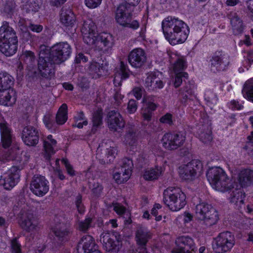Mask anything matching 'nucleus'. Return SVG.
Wrapping results in <instances>:
<instances>
[{
    "label": "nucleus",
    "mask_w": 253,
    "mask_h": 253,
    "mask_svg": "<svg viewBox=\"0 0 253 253\" xmlns=\"http://www.w3.org/2000/svg\"><path fill=\"white\" fill-rule=\"evenodd\" d=\"M138 130L133 125L128 124L125 135V141L130 146H133L137 140Z\"/></svg>",
    "instance_id": "29"
},
{
    "label": "nucleus",
    "mask_w": 253,
    "mask_h": 253,
    "mask_svg": "<svg viewBox=\"0 0 253 253\" xmlns=\"http://www.w3.org/2000/svg\"><path fill=\"white\" fill-rule=\"evenodd\" d=\"M175 77L174 81V85L175 87H179L183 81L188 78V74L186 72L175 73Z\"/></svg>",
    "instance_id": "49"
},
{
    "label": "nucleus",
    "mask_w": 253,
    "mask_h": 253,
    "mask_svg": "<svg viewBox=\"0 0 253 253\" xmlns=\"http://www.w3.org/2000/svg\"><path fill=\"white\" fill-rule=\"evenodd\" d=\"M94 42L95 49L104 53H109L114 44L113 36L106 33L100 34L98 38L96 37Z\"/></svg>",
    "instance_id": "16"
},
{
    "label": "nucleus",
    "mask_w": 253,
    "mask_h": 253,
    "mask_svg": "<svg viewBox=\"0 0 253 253\" xmlns=\"http://www.w3.org/2000/svg\"><path fill=\"white\" fill-rule=\"evenodd\" d=\"M14 79L7 73H0V90L12 88Z\"/></svg>",
    "instance_id": "39"
},
{
    "label": "nucleus",
    "mask_w": 253,
    "mask_h": 253,
    "mask_svg": "<svg viewBox=\"0 0 253 253\" xmlns=\"http://www.w3.org/2000/svg\"><path fill=\"white\" fill-rule=\"evenodd\" d=\"M131 174L121 170L114 173L113 178L118 184H121L127 181L130 178Z\"/></svg>",
    "instance_id": "43"
},
{
    "label": "nucleus",
    "mask_w": 253,
    "mask_h": 253,
    "mask_svg": "<svg viewBox=\"0 0 253 253\" xmlns=\"http://www.w3.org/2000/svg\"><path fill=\"white\" fill-rule=\"evenodd\" d=\"M207 177L212 187L217 191L224 192L234 188L225 172L220 167L209 169Z\"/></svg>",
    "instance_id": "3"
},
{
    "label": "nucleus",
    "mask_w": 253,
    "mask_h": 253,
    "mask_svg": "<svg viewBox=\"0 0 253 253\" xmlns=\"http://www.w3.org/2000/svg\"><path fill=\"white\" fill-rule=\"evenodd\" d=\"M197 133L200 140L204 143L210 142L212 139L211 128L208 123L199 125Z\"/></svg>",
    "instance_id": "31"
},
{
    "label": "nucleus",
    "mask_w": 253,
    "mask_h": 253,
    "mask_svg": "<svg viewBox=\"0 0 253 253\" xmlns=\"http://www.w3.org/2000/svg\"><path fill=\"white\" fill-rule=\"evenodd\" d=\"M245 197V193L240 189L236 188L230 194V201L238 207H241L244 203Z\"/></svg>",
    "instance_id": "37"
},
{
    "label": "nucleus",
    "mask_w": 253,
    "mask_h": 253,
    "mask_svg": "<svg viewBox=\"0 0 253 253\" xmlns=\"http://www.w3.org/2000/svg\"><path fill=\"white\" fill-rule=\"evenodd\" d=\"M60 20L65 27H73L76 22V17L70 8L62 7L60 13Z\"/></svg>",
    "instance_id": "24"
},
{
    "label": "nucleus",
    "mask_w": 253,
    "mask_h": 253,
    "mask_svg": "<svg viewBox=\"0 0 253 253\" xmlns=\"http://www.w3.org/2000/svg\"><path fill=\"white\" fill-rule=\"evenodd\" d=\"M103 187L98 182H95L92 185L91 188L92 192L96 196H99L102 192Z\"/></svg>",
    "instance_id": "57"
},
{
    "label": "nucleus",
    "mask_w": 253,
    "mask_h": 253,
    "mask_svg": "<svg viewBox=\"0 0 253 253\" xmlns=\"http://www.w3.org/2000/svg\"><path fill=\"white\" fill-rule=\"evenodd\" d=\"M162 74L159 72H154L149 74L145 80V87L150 90H154L163 87L162 81Z\"/></svg>",
    "instance_id": "21"
},
{
    "label": "nucleus",
    "mask_w": 253,
    "mask_h": 253,
    "mask_svg": "<svg viewBox=\"0 0 253 253\" xmlns=\"http://www.w3.org/2000/svg\"><path fill=\"white\" fill-rule=\"evenodd\" d=\"M242 93L245 98L253 103V78L245 83Z\"/></svg>",
    "instance_id": "38"
},
{
    "label": "nucleus",
    "mask_w": 253,
    "mask_h": 253,
    "mask_svg": "<svg viewBox=\"0 0 253 253\" xmlns=\"http://www.w3.org/2000/svg\"><path fill=\"white\" fill-rule=\"evenodd\" d=\"M43 121L46 127L49 129L54 127L55 125L51 116L49 114L44 116Z\"/></svg>",
    "instance_id": "55"
},
{
    "label": "nucleus",
    "mask_w": 253,
    "mask_h": 253,
    "mask_svg": "<svg viewBox=\"0 0 253 253\" xmlns=\"http://www.w3.org/2000/svg\"><path fill=\"white\" fill-rule=\"evenodd\" d=\"M88 58L83 53H80L76 57L75 62L76 63H80L82 62H86Z\"/></svg>",
    "instance_id": "63"
},
{
    "label": "nucleus",
    "mask_w": 253,
    "mask_h": 253,
    "mask_svg": "<svg viewBox=\"0 0 253 253\" xmlns=\"http://www.w3.org/2000/svg\"><path fill=\"white\" fill-rule=\"evenodd\" d=\"M120 69L121 73L116 74L114 79V84L116 86H121L122 81L128 78L129 76V70L128 66L123 61L120 63Z\"/></svg>",
    "instance_id": "35"
},
{
    "label": "nucleus",
    "mask_w": 253,
    "mask_h": 253,
    "mask_svg": "<svg viewBox=\"0 0 253 253\" xmlns=\"http://www.w3.org/2000/svg\"><path fill=\"white\" fill-rule=\"evenodd\" d=\"M185 141V136L181 133H167L162 139L163 146L169 150H174L181 147Z\"/></svg>",
    "instance_id": "10"
},
{
    "label": "nucleus",
    "mask_w": 253,
    "mask_h": 253,
    "mask_svg": "<svg viewBox=\"0 0 253 253\" xmlns=\"http://www.w3.org/2000/svg\"><path fill=\"white\" fill-rule=\"evenodd\" d=\"M0 131L2 146L4 148H8L13 142L14 137L7 123H0Z\"/></svg>",
    "instance_id": "22"
},
{
    "label": "nucleus",
    "mask_w": 253,
    "mask_h": 253,
    "mask_svg": "<svg viewBox=\"0 0 253 253\" xmlns=\"http://www.w3.org/2000/svg\"><path fill=\"white\" fill-rule=\"evenodd\" d=\"M142 88L139 87H136L133 89L132 92L137 100H139L142 97Z\"/></svg>",
    "instance_id": "62"
},
{
    "label": "nucleus",
    "mask_w": 253,
    "mask_h": 253,
    "mask_svg": "<svg viewBox=\"0 0 253 253\" xmlns=\"http://www.w3.org/2000/svg\"><path fill=\"white\" fill-rule=\"evenodd\" d=\"M138 103L136 100L131 99H130L127 103V109L129 113H134L137 109Z\"/></svg>",
    "instance_id": "54"
},
{
    "label": "nucleus",
    "mask_w": 253,
    "mask_h": 253,
    "mask_svg": "<svg viewBox=\"0 0 253 253\" xmlns=\"http://www.w3.org/2000/svg\"><path fill=\"white\" fill-rule=\"evenodd\" d=\"M15 8V2L12 1H9L5 4L3 8V11L8 15H11L14 12Z\"/></svg>",
    "instance_id": "52"
},
{
    "label": "nucleus",
    "mask_w": 253,
    "mask_h": 253,
    "mask_svg": "<svg viewBox=\"0 0 253 253\" xmlns=\"http://www.w3.org/2000/svg\"><path fill=\"white\" fill-rule=\"evenodd\" d=\"M229 17L230 19V23L234 34L235 35L241 34L244 30L242 20L235 12L231 13L229 15Z\"/></svg>",
    "instance_id": "32"
},
{
    "label": "nucleus",
    "mask_w": 253,
    "mask_h": 253,
    "mask_svg": "<svg viewBox=\"0 0 253 253\" xmlns=\"http://www.w3.org/2000/svg\"><path fill=\"white\" fill-rule=\"evenodd\" d=\"M19 224L27 232H33L39 228L38 217L33 211L29 209H23L21 211Z\"/></svg>",
    "instance_id": "8"
},
{
    "label": "nucleus",
    "mask_w": 253,
    "mask_h": 253,
    "mask_svg": "<svg viewBox=\"0 0 253 253\" xmlns=\"http://www.w3.org/2000/svg\"><path fill=\"white\" fill-rule=\"evenodd\" d=\"M133 166L131 160L128 158H124L122 161L121 169V170H124L131 174Z\"/></svg>",
    "instance_id": "48"
},
{
    "label": "nucleus",
    "mask_w": 253,
    "mask_h": 253,
    "mask_svg": "<svg viewBox=\"0 0 253 253\" xmlns=\"http://www.w3.org/2000/svg\"><path fill=\"white\" fill-rule=\"evenodd\" d=\"M10 251L11 253H22L21 246L15 238L11 241Z\"/></svg>",
    "instance_id": "51"
},
{
    "label": "nucleus",
    "mask_w": 253,
    "mask_h": 253,
    "mask_svg": "<svg viewBox=\"0 0 253 253\" xmlns=\"http://www.w3.org/2000/svg\"><path fill=\"white\" fill-rule=\"evenodd\" d=\"M40 6L35 1H27L23 5V10L26 13H35L39 10Z\"/></svg>",
    "instance_id": "45"
},
{
    "label": "nucleus",
    "mask_w": 253,
    "mask_h": 253,
    "mask_svg": "<svg viewBox=\"0 0 253 253\" xmlns=\"http://www.w3.org/2000/svg\"><path fill=\"white\" fill-rule=\"evenodd\" d=\"M102 111L101 109H98L94 112L92 117L93 127H98L102 123Z\"/></svg>",
    "instance_id": "47"
},
{
    "label": "nucleus",
    "mask_w": 253,
    "mask_h": 253,
    "mask_svg": "<svg viewBox=\"0 0 253 253\" xmlns=\"http://www.w3.org/2000/svg\"><path fill=\"white\" fill-rule=\"evenodd\" d=\"M16 100L15 91L12 88L0 90V104L11 106Z\"/></svg>",
    "instance_id": "25"
},
{
    "label": "nucleus",
    "mask_w": 253,
    "mask_h": 253,
    "mask_svg": "<svg viewBox=\"0 0 253 253\" xmlns=\"http://www.w3.org/2000/svg\"><path fill=\"white\" fill-rule=\"evenodd\" d=\"M210 62L211 70L214 73L224 71L229 64L228 56L220 51H216Z\"/></svg>",
    "instance_id": "13"
},
{
    "label": "nucleus",
    "mask_w": 253,
    "mask_h": 253,
    "mask_svg": "<svg viewBox=\"0 0 253 253\" xmlns=\"http://www.w3.org/2000/svg\"><path fill=\"white\" fill-rule=\"evenodd\" d=\"M129 253H149L146 247L138 246L135 249L129 251Z\"/></svg>",
    "instance_id": "64"
},
{
    "label": "nucleus",
    "mask_w": 253,
    "mask_h": 253,
    "mask_svg": "<svg viewBox=\"0 0 253 253\" xmlns=\"http://www.w3.org/2000/svg\"><path fill=\"white\" fill-rule=\"evenodd\" d=\"M115 20L120 26L136 29L139 27V23L137 20L132 19V14L128 4L122 3L117 7Z\"/></svg>",
    "instance_id": "6"
},
{
    "label": "nucleus",
    "mask_w": 253,
    "mask_h": 253,
    "mask_svg": "<svg viewBox=\"0 0 253 253\" xmlns=\"http://www.w3.org/2000/svg\"><path fill=\"white\" fill-rule=\"evenodd\" d=\"M91 221V218H87L84 220L80 222L79 223V228L80 230L82 231H85L88 230L90 227Z\"/></svg>",
    "instance_id": "53"
},
{
    "label": "nucleus",
    "mask_w": 253,
    "mask_h": 253,
    "mask_svg": "<svg viewBox=\"0 0 253 253\" xmlns=\"http://www.w3.org/2000/svg\"><path fill=\"white\" fill-rule=\"evenodd\" d=\"M160 121L162 123L167 124L171 125H172L173 122L172 115L171 114L167 113L160 118Z\"/></svg>",
    "instance_id": "59"
},
{
    "label": "nucleus",
    "mask_w": 253,
    "mask_h": 253,
    "mask_svg": "<svg viewBox=\"0 0 253 253\" xmlns=\"http://www.w3.org/2000/svg\"><path fill=\"white\" fill-rule=\"evenodd\" d=\"M23 142L29 146H35L39 141L38 130L32 126L24 127L21 134Z\"/></svg>",
    "instance_id": "17"
},
{
    "label": "nucleus",
    "mask_w": 253,
    "mask_h": 253,
    "mask_svg": "<svg viewBox=\"0 0 253 253\" xmlns=\"http://www.w3.org/2000/svg\"><path fill=\"white\" fill-rule=\"evenodd\" d=\"M128 61L134 68L142 67L146 61V55L144 50L140 48L134 49L129 53Z\"/></svg>",
    "instance_id": "20"
},
{
    "label": "nucleus",
    "mask_w": 253,
    "mask_h": 253,
    "mask_svg": "<svg viewBox=\"0 0 253 253\" xmlns=\"http://www.w3.org/2000/svg\"><path fill=\"white\" fill-rule=\"evenodd\" d=\"M234 236L228 231L220 233L212 243V248L216 253H223L230 251L235 245Z\"/></svg>",
    "instance_id": "7"
},
{
    "label": "nucleus",
    "mask_w": 253,
    "mask_h": 253,
    "mask_svg": "<svg viewBox=\"0 0 253 253\" xmlns=\"http://www.w3.org/2000/svg\"><path fill=\"white\" fill-rule=\"evenodd\" d=\"M180 93L184 99L182 101L184 103H188L189 101L192 99V98H191V97H192L191 95L192 90L189 84H187L183 87L182 89L181 90Z\"/></svg>",
    "instance_id": "46"
},
{
    "label": "nucleus",
    "mask_w": 253,
    "mask_h": 253,
    "mask_svg": "<svg viewBox=\"0 0 253 253\" xmlns=\"http://www.w3.org/2000/svg\"><path fill=\"white\" fill-rule=\"evenodd\" d=\"M52 230L57 240L61 242L68 241L72 233L71 230L64 225L55 226Z\"/></svg>",
    "instance_id": "30"
},
{
    "label": "nucleus",
    "mask_w": 253,
    "mask_h": 253,
    "mask_svg": "<svg viewBox=\"0 0 253 253\" xmlns=\"http://www.w3.org/2000/svg\"><path fill=\"white\" fill-rule=\"evenodd\" d=\"M105 73V67L103 64L96 62H91L88 68V73L94 79L100 78Z\"/></svg>",
    "instance_id": "34"
},
{
    "label": "nucleus",
    "mask_w": 253,
    "mask_h": 253,
    "mask_svg": "<svg viewBox=\"0 0 253 253\" xmlns=\"http://www.w3.org/2000/svg\"><path fill=\"white\" fill-rule=\"evenodd\" d=\"M101 150H104L107 157H114V154L116 152V148L114 147V144L111 140H108L106 142H103L99 145Z\"/></svg>",
    "instance_id": "42"
},
{
    "label": "nucleus",
    "mask_w": 253,
    "mask_h": 253,
    "mask_svg": "<svg viewBox=\"0 0 253 253\" xmlns=\"http://www.w3.org/2000/svg\"><path fill=\"white\" fill-rule=\"evenodd\" d=\"M162 172L161 167H156L154 169L146 170L143 177L147 180H153L157 179L162 174Z\"/></svg>",
    "instance_id": "41"
},
{
    "label": "nucleus",
    "mask_w": 253,
    "mask_h": 253,
    "mask_svg": "<svg viewBox=\"0 0 253 253\" xmlns=\"http://www.w3.org/2000/svg\"><path fill=\"white\" fill-rule=\"evenodd\" d=\"M75 204L79 213H82L84 211V208L82 203V196L79 194L76 198Z\"/></svg>",
    "instance_id": "56"
},
{
    "label": "nucleus",
    "mask_w": 253,
    "mask_h": 253,
    "mask_svg": "<svg viewBox=\"0 0 253 253\" xmlns=\"http://www.w3.org/2000/svg\"><path fill=\"white\" fill-rule=\"evenodd\" d=\"M62 162L65 165L68 173L71 176L75 175V170H74L72 166L70 165L68 161L66 159H63L62 160Z\"/></svg>",
    "instance_id": "61"
},
{
    "label": "nucleus",
    "mask_w": 253,
    "mask_h": 253,
    "mask_svg": "<svg viewBox=\"0 0 253 253\" xmlns=\"http://www.w3.org/2000/svg\"><path fill=\"white\" fill-rule=\"evenodd\" d=\"M164 204L172 211H178L186 205V195L177 187H169L163 193Z\"/></svg>",
    "instance_id": "4"
},
{
    "label": "nucleus",
    "mask_w": 253,
    "mask_h": 253,
    "mask_svg": "<svg viewBox=\"0 0 253 253\" xmlns=\"http://www.w3.org/2000/svg\"><path fill=\"white\" fill-rule=\"evenodd\" d=\"M107 123L109 128L117 131L122 129L125 126V122L121 114L116 110L109 111L107 115Z\"/></svg>",
    "instance_id": "18"
},
{
    "label": "nucleus",
    "mask_w": 253,
    "mask_h": 253,
    "mask_svg": "<svg viewBox=\"0 0 253 253\" xmlns=\"http://www.w3.org/2000/svg\"><path fill=\"white\" fill-rule=\"evenodd\" d=\"M151 234L148 230L143 227H138L135 233L136 244L138 246L146 247Z\"/></svg>",
    "instance_id": "27"
},
{
    "label": "nucleus",
    "mask_w": 253,
    "mask_h": 253,
    "mask_svg": "<svg viewBox=\"0 0 253 253\" xmlns=\"http://www.w3.org/2000/svg\"><path fill=\"white\" fill-rule=\"evenodd\" d=\"M67 119V105L66 104H63L56 114V123L58 125H62L66 123Z\"/></svg>",
    "instance_id": "40"
},
{
    "label": "nucleus",
    "mask_w": 253,
    "mask_h": 253,
    "mask_svg": "<svg viewBox=\"0 0 253 253\" xmlns=\"http://www.w3.org/2000/svg\"><path fill=\"white\" fill-rule=\"evenodd\" d=\"M55 65L58 63L51 56L49 49L45 45H41L37 64L40 75L46 79H51L54 75Z\"/></svg>",
    "instance_id": "2"
},
{
    "label": "nucleus",
    "mask_w": 253,
    "mask_h": 253,
    "mask_svg": "<svg viewBox=\"0 0 253 253\" xmlns=\"http://www.w3.org/2000/svg\"><path fill=\"white\" fill-rule=\"evenodd\" d=\"M56 144V140L53 138L51 135H48L44 139V156L46 160H49L51 156L55 154Z\"/></svg>",
    "instance_id": "26"
},
{
    "label": "nucleus",
    "mask_w": 253,
    "mask_h": 253,
    "mask_svg": "<svg viewBox=\"0 0 253 253\" xmlns=\"http://www.w3.org/2000/svg\"><path fill=\"white\" fill-rule=\"evenodd\" d=\"M186 67L185 61L182 58H178L173 65V71L175 73L181 72Z\"/></svg>",
    "instance_id": "50"
},
{
    "label": "nucleus",
    "mask_w": 253,
    "mask_h": 253,
    "mask_svg": "<svg viewBox=\"0 0 253 253\" xmlns=\"http://www.w3.org/2000/svg\"><path fill=\"white\" fill-rule=\"evenodd\" d=\"M51 56L58 64L67 60L72 53V47L67 42H60L54 44L49 49Z\"/></svg>",
    "instance_id": "9"
},
{
    "label": "nucleus",
    "mask_w": 253,
    "mask_h": 253,
    "mask_svg": "<svg viewBox=\"0 0 253 253\" xmlns=\"http://www.w3.org/2000/svg\"><path fill=\"white\" fill-rule=\"evenodd\" d=\"M124 96L122 95L119 90H117L114 95V105L116 106H119L122 102Z\"/></svg>",
    "instance_id": "60"
},
{
    "label": "nucleus",
    "mask_w": 253,
    "mask_h": 253,
    "mask_svg": "<svg viewBox=\"0 0 253 253\" xmlns=\"http://www.w3.org/2000/svg\"><path fill=\"white\" fill-rule=\"evenodd\" d=\"M238 180L242 187L250 185L253 182V170H242L239 174Z\"/></svg>",
    "instance_id": "36"
},
{
    "label": "nucleus",
    "mask_w": 253,
    "mask_h": 253,
    "mask_svg": "<svg viewBox=\"0 0 253 253\" xmlns=\"http://www.w3.org/2000/svg\"><path fill=\"white\" fill-rule=\"evenodd\" d=\"M30 189L36 195L43 196L49 190L48 181L42 175H34L30 184Z\"/></svg>",
    "instance_id": "14"
},
{
    "label": "nucleus",
    "mask_w": 253,
    "mask_h": 253,
    "mask_svg": "<svg viewBox=\"0 0 253 253\" xmlns=\"http://www.w3.org/2000/svg\"><path fill=\"white\" fill-rule=\"evenodd\" d=\"M24 61L29 67H32L35 65L36 56L35 53L31 51H26L23 53Z\"/></svg>",
    "instance_id": "44"
},
{
    "label": "nucleus",
    "mask_w": 253,
    "mask_h": 253,
    "mask_svg": "<svg viewBox=\"0 0 253 253\" xmlns=\"http://www.w3.org/2000/svg\"><path fill=\"white\" fill-rule=\"evenodd\" d=\"M101 242L106 251L110 253H118L120 250L121 245L119 239H114V236L109 233H102L100 236Z\"/></svg>",
    "instance_id": "19"
},
{
    "label": "nucleus",
    "mask_w": 253,
    "mask_h": 253,
    "mask_svg": "<svg viewBox=\"0 0 253 253\" xmlns=\"http://www.w3.org/2000/svg\"><path fill=\"white\" fill-rule=\"evenodd\" d=\"M81 32L84 42L89 45H93L97 36L96 26L95 23L90 19L85 21Z\"/></svg>",
    "instance_id": "15"
},
{
    "label": "nucleus",
    "mask_w": 253,
    "mask_h": 253,
    "mask_svg": "<svg viewBox=\"0 0 253 253\" xmlns=\"http://www.w3.org/2000/svg\"><path fill=\"white\" fill-rule=\"evenodd\" d=\"M18 41L0 42V51L7 56L15 54L17 49Z\"/></svg>",
    "instance_id": "33"
},
{
    "label": "nucleus",
    "mask_w": 253,
    "mask_h": 253,
    "mask_svg": "<svg viewBox=\"0 0 253 253\" xmlns=\"http://www.w3.org/2000/svg\"><path fill=\"white\" fill-rule=\"evenodd\" d=\"M162 27L166 39L171 45L184 42L189 34V28L186 23L172 17L164 19Z\"/></svg>",
    "instance_id": "1"
},
{
    "label": "nucleus",
    "mask_w": 253,
    "mask_h": 253,
    "mask_svg": "<svg viewBox=\"0 0 253 253\" xmlns=\"http://www.w3.org/2000/svg\"><path fill=\"white\" fill-rule=\"evenodd\" d=\"M79 244L82 245L84 253H93L97 250L98 246L95 244L93 238L88 235L83 236Z\"/></svg>",
    "instance_id": "28"
},
{
    "label": "nucleus",
    "mask_w": 253,
    "mask_h": 253,
    "mask_svg": "<svg viewBox=\"0 0 253 253\" xmlns=\"http://www.w3.org/2000/svg\"><path fill=\"white\" fill-rule=\"evenodd\" d=\"M202 165L200 161L193 160L186 165L180 166L179 173L180 177L184 180H193L197 172L202 169Z\"/></svg>",
    "instance_id": "12"
},
{
    "label": "nucleus",
    "mask_w": 253,
    "mask_h": 253,
    "mask_svg": "<svg viewBox=\"0 0 253 253\" xmlns=\"http://www.w3.org/2000/svg\"><path fill=\"white\" fill-rule=\"evenodd\" d=\"M102 0H84L85 5L89 8H95L101 3Z\"/></svg>",
    "instance_id": "58"
},
{
    "label": "nucleus",
    "mask_w": 253,
    "mask_h": 253,
    "mask_svg": "<svg viewBox=\"0 0 253 253\" xmlns=\"http://www.w3.org/2000/svg\"><path fill=\"white\" fill-rule=\"evenodd\" d=\"M195 215L197 218L204 221L208 226L215 224L219 219L216 210L211 205L206 203H200L196 206Z\"/></svg>",
    "instance_id": "5"
},
{
    "label": "nucleus",
    "mask_w": 253,
    "mask_h": 253,
    "mask_svg": "<svg viewBox=\"0 0 253 253\" xmlns=\"http://www.w3.org/2000/svg\"><path fill=\"white\" fill-rule=\"evenodd\" d=\"M22 169V166L12 167L6 173L1 177L0 184L3 185L5 189L9 190L13 188L18 181L19 172Z\"/></svg>",
    "instance_id": "11"
},
{
    "label": "nucleus",
    "mask_w": 253,
    "mask_h": 253,
    "mask_svg": "<svg viewBox=\"0 0 253 253\" xmlns=\"http://www.w3.org/2000/svg\"><path fill=\"white\" fill-rule=\"evenodd\" d=\"M18 41L16 33L8 22H3L0 27V42Z\"/></svg>",
    "instance_id": "23"
}]
</instances>
